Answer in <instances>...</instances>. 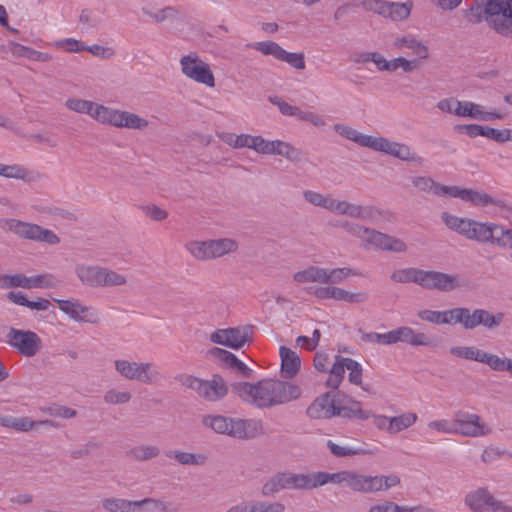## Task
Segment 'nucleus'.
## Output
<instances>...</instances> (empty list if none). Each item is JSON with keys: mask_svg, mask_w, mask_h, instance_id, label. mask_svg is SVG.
<instances>
[{"mask_svg": "<svg viewBox=\"0 0 512 512\" xmlns=\"http://www.w3.org/2000/svg\"><path fill=\"white\" fill-rule=\"evenodd\" d=\"M0 176L12 179H20L24 182H33L36 181L39 177L37 173L17 164H0Z\"/></svg>", "mask_w": 512, "mask_h": 512, "instance_id": "22", "label": "nucleus"}, {"mask_svg": "<svg viewBox=\"0 0 512 512\" xmlns=\"http://www.w3.org/2000/svg\"><path fill=\"white\" fill-rule=\"evenodd\" d=\"M274 151L273 155L283 156L293 163H299L304 159V153L300 149L281 140H276Z\"/></svg>", "mask_w": 512, "mask_h": 512, "instance_id": "30", "label": "nucleus"}, {"mask_svg": "<svg viewBox=\"0 0 512 512\" xmlns=\"http://www.w3.org/2000/svg\"><path fill=\"white\" fill-rule=\"evenodd\" d=\"M59 309L77 322L96 324L99 321L98 314L90 307L82 305L78 300L54 299Z\"/></svg>", "mask_w": 512, "mask_h": 512, "instance_id": "15", "label": "nucleus"}, {"mask_svg": "<svg viewBox=\"0 0 512 512\" xmlns=\"http://www.w3.org/2000/svg\"><path fill=\"white\" fill-rule=\"evenodd\" d=\"M326 270L318 266H309L305 270L296 272L293 279L298 283L319 282L325 284Z\"/></svg>", "mask_w": 512, "mask_h": 512, "instance_id": "27", "label": "nucleus"}, {"mask_svg": "<svg viewBox=\"0 0 512 512\" xmlns=\"http://www.w3.org/2000/svg\"><path fill=\"white\" fill-rule=\"evenodd\" d=\"M397 144L398 142L390 141L385 137H373L369 135L366 147L394 157L393 148H396Z\"/></svg>", "mask_w": 512, "mask_h": 512, "instance_id": "39", "label": "nucleus"}, {"mask_svg": "<svg viewBox=\"0 0 512 512\" xmlns=\"http://www.w3.org/2000/svg\"><path fill=\"white\" fill-rule=\"evenodd\" d=\"M208 355L212 358L218 359L229 369H231L234 366V362L238 360V358L233 353L218 347L211 348L208 351Z\"/></svg>", "mask_w": 512, "mask_h": 512, "instance_id": "58", "label": "nucleus"}, {"mask_svg": "<svg viewBox=\"0 0 512 512\" xmlns=\"http://www.w3.org/2000/svg\"><path fill=\"white\" fill-rule=\"evenodd\" d=\"M182 73L208 87L215 86V77L208 63L204 62L196 53L182 56L180 59Z\"/></svg>", "mask_w": 512, "mask_h": 512, "instance_id": "8", "label": "nucleus"}, {"mask_svg": "<svg viewBox=\"0 0 512 512\" xmlns=\"http://www.w3.org/2000/svg\"><path fill=\"white\" fill-rule=\"evenodd\" d=\"M285 506L280 502L251 501V512H284Z\"/></svg>", "mask_w": 512, "mask_h": 512, "instance_id": "62", "label": "nucleus"}, {"mask_svg": "<svg viewBox=\"0 0 512 512\" xmlns=\"http://www.w3.org/2000/svg\"><path fill=\"white\" fill-rule=\"evenodd\" d=\"M397 144L398 142L390 141L385 137H373L369 135L366 147L394 157L393 148H396Z\"/></svg>", "mask_w": 512, "mask_h": 512, "instance_id": "40", "label": "nucleus"}, {"mask_svg": "<svg viewBox=\"0 0 512 512\" xmlns=\"http://www.w3.org/2000/svg\"><path fill=\"white\" fill-rule=\"evenodd\" d=\"M269 101L278 107L279 111L285 116H295L299 117L300 109L297 106H292L286 101L282 100L278 96L269 97Z\"/></svg>", "mask_w": 512, "mask_h": 512, "instance_id": "63", "label": "nucleus"}, {"mask_svg": "<svg viewBox=\"0 0 512 512\" xmlns=\"http://www.w3.org/2000/svg\"><path fill=\"white\" fill-rule=\"evenodd\" d=\"M202 424L217 434L227 435L239 440L253 439L263 433L262 422L255 419L209 414L202 417Z\"/></svg>", "mask_w": 512, "mask_h": 512, "instance_id": "3", "label": "nucleus"}, {"mask_svg": "<svg viewBox=\"0 0 512 512\" xmlns=\"http://www.w3.org/2000/svg\"><path fill=\"white\" fill-rule=\"evenodd\" d=\"M349 470H343L336 473L318 471L311 473L313 489L323 486L327 483L341 484L347 483Z\"/></svg>", "mask_w": 512, "mask_h": 512, "instance_id": "23", "label": "nucleus"}, {"mask_svg": "<svg viewBox=\"0 0 512 512\" xmlns=\"http://www.w3.org/2000/svg\"><path fill=\"white\" fill-rule=\"evenodd\" d=\"M483 137L494 140L497 143H504L507 141H512V130L511 129H502L498 130L489 126H484L483 128Z\"/></svg>", "mask_w": 512, "mask_h": 512, "instance_id": "55", "label": "nucleus"}, {"mask_svg": "<svg viewBox=\"0 0 512 512\" xmlns=\"http://www.w3.org/2000/svg\"><path fill=\"white\" fill-rule=\"evenodd\" d=\"M359 333H361V340L369 343H378L383 345H391L392 342V331L387 333H376V332H364L362 329H359Z\"/></svg>", "mask_w": 512, "mask_h": 512, "instance_id": "57", "label": "nucleus"}, {"mask_svg": "<svg viewBox=\"0 0 512 512\" xmlns=\"http://www.w3.org/2000/svg\"><path fill=\"white\" fill-rule=\"evenodd\" d=\"M282 489H301L312 490V475L294 474V473H277Z\"/></svg>", "mask_w": 512, "mask_h": 512, "instance_id": "19", "label": "nucleus"}, {"mask_svg": "<svg viewBox=\"0 0 512 512\" xmlns=\"http://www.w3.org/2000/svg\"><path fill=\"white\" fill-rule=\"evenodd\" d=\"M393 45L396 48L407 47L411 49L413 53L420 59H427L429 56L428 47L425 46L422 42L418 41L412 35L396 38L393 42Z\"/></svg>", "mask_w": 512, "mask_h": 512, "instance_id": "25", "label": "nucleus"}, {"mask_svg": "<svg viewBox=\"0 0 512 512\" xmlns=\"http://www.w3.org/2000/svg\"><path fill=\"white\" fill-rule=\"evenodd\" d=\"M350 275H358V273L351 268H335L331 270H326V280L325 284H339L342 283L348 276Z\"/></svg>", "mask_w": 512, "mask_h": 512, "instance_id": "51", "label": "nucleus"}, {"mask_svg": "<svg viewBox=\"0 0 512 512\" xmlns=\"http://www.w3.org/2000/svg\"><path fill=\"white\" fill-rule=\"evenodd\" d=\"M327 447L329 448L330 452L336 457L364 455L367 453V451L362 447L340 446L334 443L332 440L327 441Z\"/></svg>", "mask_w": 512, "mask_h": 512, "instance_id": "45", "label": "nucleus"}, {"mask_svg": "<svg viewBox=\"0 0 512 512\" xmlns=\"http://www.w3.org/2000/svg\"><path fill=\"white\" fill-rule=\"evenodd\" d=\"M103 268L100 266L77 265L75 272L79 280L87 286L100 287L102 281Z\"/></svg>", "mask_w": 512, "mask_h": 512, "instance_id": "20", "label": "nucleus"}, {"mask_svg": "<svg viewBox=\"0 0 512 512\" xmlns=\"http://www.w3.org/2000/svg\"><path fill=\"white\" fill-rule=\"evenodd\" d=\"M252 326L247 325L243 327L226 328L228 340L230 345L227 347L231 349H241L247 342L250 341L249 334Z\"/></svg>", "mask_w": 512, "mask_h": 512, "instance_id": "26", "label": "nucleus"}, {"mask_svg": "<svg viewBox=\"0 0 512 512\" xmlns=\"http://www.w3.org/2000/svg\"><path fill=\"white\" fill-rule=\"evenodd\" d=\"M394 157L402 161L415 162L422 164L423 158L416 153L412 152L410 147L403 143L397 144V151L394 153Z\"/></svg>", "mask_w": 512, "mask_h": 512, "instance_id": "60", "label": "nucleus"}, {"mask_svg": "<svg viewBox=\"0 0 512 512\" xmlns=\"http://www.w3.org/2000/svg\"><path fill=\"white\" fill-rule=\"evenodd\" d=\"M334 129L342 137L351 140L362 147H366L369 135L362 134L352 127L344 124H335Z\"/></svg>", "mask_w": 512, "mask_h": 512, "instance_id": "42", "label": "nucleus"}, {"mask_svg": "<svg viewBox=\"0 0 512 512\" xmlns=\"http://www.w3.org/2000/svg\"><path fill=\"white\" fill-rule=\"evenodd\" d=\"M397 144L398 142L390 141L385 137H373L369 135L366 147L394 157L393 148H396Z\"/></svg>", "mask_w": 512, "mask_h": 512, "instance_id": "38", "label": "nucleus"}, {"mask_svg": "<svg viewBox=\"0 0 512 512\" xmlns=\"http://www.w3.org/2000/svg\"><path fill=\"white\" fill-rule=\"evenodd\" d=\"M127 456L136 461H147L160 454L159 448L151 445H140L129 449Z\"/></svg>", "mask_w": 512, "mask_h": 512, "instance_id": "34", "label": "nucleus"}, {"mask_svg": "<svg viewBox=\"0 0 512 512\" xmlns=\"http://www.w3.org/2000/svg\"><path fill=\"white\" fill-rule=\"evenodd\" d=\"M424 270L419 268H406L392 273L391 279L395 282H413L422 287Z\"/></svg>", "mask_w": 512, "mask_h": 512, "instance_id": "31", "label": "nucleus"}, {"mask_svg": "<svg viewBox=\"0 0 512 512\" xmlns=\"http://www.w3.org/2000/svg\"><path fill=\"white\" fill-rule=\"evenodd\" d=\"M228 393L222 376L215 374L210 380H201L198 396L205 401L217 402L223 399Z\"/></svg>", "mask_w": 512, "mask_h": 512, "instance_id": "16", "label": "nucleus"}, {"mask_svg": "<svg viewBox=\"0 0 512 512\" xmlns=\"http://www.w3.org/2000/svg\"><path fill=\"white\" fill-rule=\"evenodd\" d=\"M279 353L281 357L282 376L286 379L293 378L300 369V357L297 355L296 352L287 348L286 346H281L279 349Z\"/></svg>", "mask_w": 512, "mask_h": 512, "instance_id": "18", "label": "nucleus"}, {"mask_svg": "<svg viewBox=\"0 0 512 512\" xmlns=\"http://www.w3.org/2000/svg\"><path fill=\"white\" fill-rule=\"evenodd\" d=\"M341 361L345 362L346 369L349 372V382L354 385L362 384V366L359 362L352 358L341 359Z\"/></svg>", "mask_w": 512, "mask_h": 512, "instance_id": "56", "label": "nucleus"}, {"mask_svg": "<svg viewBox=\"0 0 512 512\" xmlns=\"http://www.w3.org/2000/svg\"><path fill=\"white\" fill-rule=\"evenodd\" d=\"M463 286V282L456 274H447L434 270H424L422 287L427 290L451 292Z\"/></svg>", "mask_w": 512, "mask_h": 512, "instance_id": "12", "label": "nucleus"}, {"mask_svg": "<svg viewBox=\"0 0 512 512\" xmlns=\"http://www.w3.org/2000/svg\"><path fill=\"white\" fill-rule=\"evenodd\" d=\"M363 243L365 248L374 247L376 249L396 253L405 252L407 250V245L404 241L370 228H368L366 232Z\"/></svg>", "mask_w": 512, "mask_h": 512, "instance_id": "14", "label": "nucleus"}, {"mask_svg": "<svg viewBox=\"0 0 512 512\" xmlns=\"http://www.w3.org/2000/svg\"><path fill=\"white\" fill-rule=\"evenodd\" d=\"M0 227L13 232L20 238L45 242L51 245L58 244L60 238L51 230L45 229L37 224L24 222L17 219H1Z\"/></svg>", "mask_w": 512, "mask_h": 512, "instance_id": "5", "label": "nucleus"}, {"mask_svg": "<svg viewBox=\"0 0 512 512\" xmlns=\"http://www.w3.org/2000/svg\"><path fill=\"white\" fill-rule=\"evenodd\" d=\"M259 381L256 384L249 382H235L231 385V391L244 402L257 407L256 397L260 394Z\"/></svg>", "mask_w": 512, "mask_h": 512, "instance_id": "21", "label": "nucleus"}, {"mask_svg": "<svg viewBox=\"0 0 512 512\" xmlns=\"http://www.w3.org/2000/svg\"><path fill=\"white\" fill-rule=\"evenodd\" d=\"M149 125L148 120L138 116L137 114L124 111L122 128L143 130Z\"/></svg>", "mask_w": 512, "mask_h": 512, "instance_id": "53", "label": "nucleus"}, {"mask_svg": "<svg viewBox=\"0 0 512 512\" xmlns=\"http://www.w3.org/2000/svg\"><path fill=\"white\" fill-rule=\"evenodd\" d=\"M116 371L128 380H137L144 384H152L160 379V372L149 362L115 361Z\"/></svg>", "mask_w": 512, "mask_h": 512, "instance_id": "7", "label": "nucleus"}, {"mask_svg": "<svg viewBox=\"0 0 512 512\" xmlns=\"http://www.w3.org/2000/svg\"><path fill=\"white\" fill-rule=\"evenodd\" d=\"M60 281L51 274H41L28 277L29 289L32 288H55Z\"/></svg>", "mask_w": 512, "mask_h": 512, "instance_id": "47", "label": "nucleus"}, {"mask_svg": "<svg viewBox=\"0 0 512 512\" xmlns=\"http://www.w3.org/2000/svg\"><path fill=\"white\" fill-rule=\"evenodd\" d=\"M464 17L472 24L485 21L497 34L512 38V0H474Z\"/></svg>", "mask_w": 512, "mask_h": 512, "instance_id": "1", "label": "nucleus"}, {"mask_svg": "<svg viewBox=\"0 0 512 512\" xmlns=\"http://www.w3.org/2000/svg\"><path fill=\"white\" fill-rule=\"evenodd\" d=\"M142 13L150 17L152 20H154V22L162 23L166 20H173L177 18L179 10L175 7L167 6L163 9L153 12L150 9L143 7Z\"/></svg>", "mask_w": 512, "mask_h": 512, "instance_id": "43", "label": "nucleus"}, {"mask_svg": "<svg viewBox=\"0 0 512 512\" xmlns=\"http://www.w3.org/2000/svg\"><path fill=\"white\" fill-rule=\"evenodd\" d=\"M412 184L414 187H416L418 190L423 192L431 191L434 195H436V192H438V187H440V184L435 182L430 177L425 176H417L412 179Z\"/></svg>", "mask_w": 512, "mask_h": 512, "instance_id": "61", "label": "nucleus"}, {"mask_svg": "<svg viewBox=\"0 0 512 512\" xmlns=\"http://www.w3.org/2000/svg\"><path fill=\"white\" fill-rule=\"evenodd\" d=\"M186 249L189 253L199 261L210 260V241H190L186 244Z\"/></svg>", "mask_w": 512, "mask_h": 512, "instance_id": "37", "label": "nucleus"}, {"mask_svg": "<svg viewBox=\"0 0 512 512\" xmlns=\"http://www.w3.org/2000/svg\"><path fill=\"white\" fill-rule=\"evenodd\" d=\"M21 287L29 289L28 277L23 274L1 275L0 288H16Z\"/></svg>", "mask_w": 512, "mask_h": 512, "instance_id": "49", "label": "nucleus"}, {"mask_svg": "<svg viewBox=\"0 0 512 512\" xmlns=\"http://www.w3.org/2000/svg\"><path fill=\"white\" fill-rule=\"evenodd\" d=\"M363 243L365 248L374 247L376 249L396 253L405 252L407 250V245L404 241L370 228H368L366 232Z\"/></svg>", "mask_w": 512, "mask_h": 512, "instance_id": "13", "label": "nucleus"}, {"mask_svg": "<svg viewBox=\"0 0 512 512\" xmlns=\"http://www.w3.org/2000/svg\"><path fill=\"white\" fill-rule=\"evenodd\" d=\"M347 215L361 220H369L379 215V211L372 206L363 207L349 203Z\"/></svg>", "mask_w": 512, "mask_h": 512, "instance_id": "46", "label": "nucleus"}, {"mask_svg": "<svg viewBox=\"0 0 512 512\" xmlns=\"http://www.w3.org/2000/svg\"><path fill=\"white\" fill-rule=\"evenodd\" d=\"M258 388L260 389V394L256 397L258 408L289 403L298 399L302 393L298 385L281 380H261Z\"/></svg>", "mask_w": 512, "mask_h": 512, "instance_id": "4", "label": "nucleus"}, {"mask_svg": "<svg viewBox=\"0 0 512 512\" xmlns=\"http://www.w3.org/2000/svg\"><path fill=\"white\" fill-rule=\"evenodd\" d=\"M412 6L410 1L405 3L386 1L384 17L393 21L404 20L410 15Z\"/></svg>", "mask_w": 512, "mask_h": 512, "instance_id": "28", "label": "nucleus"}, {"mask_svg": "<svg viewBox=\"0 0 512 512\" xmlns=\"http://www.w3.org/2000/svg\"><path fill=\"white\" fill-rule=\"evenodd\" d=\"M465 504L474 512H512V506L495 499L486 488H478L468 493Z\"/></svg>", "mask_w": 512, "mask_h": 512, "instance_id": "9", "label": "nucleus"}, {"mask_svg": "<svg viewBox=\"0 0 512 512\" xmlns=\"http://www.w3.org/2000/svg\"><path fill=\"white\" fill-rule=\"evenodd\" d=\"M454 432L467 437H481L489 435L492 430L477 414L458 410L454 413Z\"/></svg>", "mask_w": 512, "mask_h": 512, "instance_id": "10", "label": "nucleus"}, {"mask_svg": "<svg viewBox=\"0 0 512 512\" xmlns=\"http://www.w3.org/2000/svg\"><path fill=\"white\" fill-rule=\"evenodd\" d=\"M488 228L489 223L475 221V225H471L466 238L480 243H488V236L492 235L490 232L488 233Z\"/></svg>", "mask_w": 512, "mask_h": 512, "instance_id": "48", "label": "nucleus"}, {"mask_svg": "<svg viewBox=\"0 0 512 512\" xmlns=\"http://www.w3.org/2000/svg\"><path fill=\"white\" fill-rule=\"evenodd\" d=\"M276 140L269 141L262 136H251L250 149L261 154L273 155L275 153Z\"/></svg>", "mask_w": 512, "mask_h": 512, "instance_id": "52", "label": "nucleus"}, {"mask_svg": "<svg viewBox=\"0 0 512 512\" xmlns=\"http://www.w3.org/2000/svg\"><path fill=\"white\" fill-rule=\"evenodd\" d=\"M6 343L24 357H34L42 348V340L31 330L11 327L6 335Z\"/></svg>", "mask_w": 512, "mask_h": 512, "instance_id": "6", "label": "nucleus"}, {"mask_svg": "<svg viewBox=\"0 0 512 512\" xmlns=\"http://www.w3.org/2000/svg\"><path fill=\"white\" fill-rule=\"evenodd\" d=\"M132 398V395L128 391H117L115 389H110L104 394V402L107 404H125L128 403Z\"/></svg>", "mask_w": 512, "mask_h": 512, "instance_id": "59", "label": "nucleus"}, {"mask_svg": "<svg viewBox=\"0 0 512 512\" xmlns=\"http://www.w3.org/2000/svg\"><path fill=\"white\" fill-rule=\"evenodd\" d=\"M210 241L211 258H219L226 254L237 251L238 243L231 238H220Z\"/></svg>", "mask_w": 512, "mask_h": 512, "instance_id": "29", "label": "nucleus"}, {"mask_svg": "<svg viewBox=\"0 0 512 512\" xmlns=\"http://www.w3.org/2000/svg\"><path fill=\"white\" fill-rule=\"evenodd\" d=\"M39 426L57 427V424L52 420L33 421L29 417H14L12 429L27 432Z\"/></svg>", "mask_w": 512, "mask_h": 512, "instance_id": "35", "label": "nucleus"}, {"mask_svg": "<svg viewBox=\"0 0 512 512\" xmlns=\"http://www.w3.org/2000/svg\"><path fill=\"white\" fill-rule=\"evenodd\" d=\"M102 506L108 512H128L126 499L114 497L105 498L102 500Z\"/></svg>", "mask_w": 512, "mask_h": 512, "instance_id": "64", "label": "nucleus"}, {"mask_svg": "<svg viewBox=\"0 0 512 512\" xmlns=\"http://www.w3.org/2000/svg\"><path fill=\"white\" fill-rule=\"evenodd\" d=\"M482 106L471 101H456L454 115L480 120Z\"/></svg>", "mask_w": 512, "mask_h": 512, "instance_id": "33", "label": "nucleus"}, {"mask_svg": "<svg viewBox=\"0 0 512 512\" xmlns=\"http://www.w3.org/2000/svg\"><path fill=\"white\" fill-rule=\"evenodd\" d=\"M306 415L311 419H330L338 416L367 420L370 418L371 412L362 410L359 401L337 391L326 392L317 397L308 406Z\"/></svg>", "mask_w": 512, "mask_h": 512, "instance_id": "2", "label": "nucleus"}, {"mask_svg": "<svg viewBox=\"0 0 512 512\" xmlns=\"http://www.w3.org/2000/svg\"><path fill=\"white\" fill-rule=\"evenodd\" d=\"M450 353L459 358L481 363L484 351L474 346H455L450 349Z\"/></svg>", "mask_w": 512, "mask_h": 512, "instance_id": "44", "label": "nucleus"}, {"mask_svg": "<svg viewBox=\"0 0 512 512\" xmlns=\"http://www.w3.org/2000/svg\"><path fill=\"white\" fill-rule=\"evenodd\" d=\"M247 47H251L264 55H271L277 60L288 63L291 67L303 70L305 69V57L303 53L287 52L278 43L273 41H262L250 43Z\"/></svg>", "mask_w": 512, "mask_h": 512, "instance_id": "11", "label": "nucleus"}, {"mask_svg": "<svg viewBox=\"0 0 512 512\" xmlns=\"http://www.w3.org/2000/svg\"><path fill=\"white\" fill-rule=\"evenodd\" d=\"M66 107L78 113H84L92 116L95 103L88 100L69 98L65 103Z\"/></svg>", "mask_w": 512, "mask_h": 512, "instance_id": "54", "label": "nucleus"}, {"mask_svg": "<svg viewBox=\"0 0 512 512\" xmlns=\"http://www.w3.org/2000/svg\"><path fill=\"white\" fill-rule=\"evenodd\" d=\"M473 318L474 329L479 325H482L487 329H494L503 322L504 314L501 312L491 314L485 309H475Z\"/></svg>", "mask_w": 512, "mask_h": 512, "instance_id": "24", "label": "nucleus"}, {"mask_svg": "<svg viewBox=\"0 0 512 512\" xmlns=\"http://www.w3.org/2000/svg\"><path fill=\"white\" fill-rule=\"evenodd\" d=\"M127 279L124 275L117 273L109 268H103L102 281L100 287H116L125 285Z\"/></svg>", "mask_w": 512, "mask_h": 512, "instance_id": "50", "label": "nucleus"}, {"mask_svg": "<svg viewBox=\"0 0 512 512\" xmlns=\"http://www.w3.org/2000/svg\"><path fill=\"white\" fill-rule=\"evenodd\" d=\"M346 486L359 493H375L380 491V479L349 470Z\"/></svg>", "mask_w": 512, "mask_h": 512, "instance_id": "17", "label": "nucleus"}, {"mask_svg": "<svg viewBox=\"0 0 512 512\" xmlns=\"http://www.w3.org/2000/svg\"><path fill=\"white\" fill-rule=\"evenodd\" d=\"M466 202H470L476 206H488L489 204H494L500 207H505V203L502 200H495L489 194L478 192L472 189H468L466 193Z\"/></svg>", "mask_w": 512, "mask_h": 512, "instance_id": "36", "label": "nucleus"}, {"mask_svg": "<svg viewBox=\"0 0 512 512\" xmlns=\"http://www.w3.org/2000/svg\"><path fill=\"white\" fill-rule=\"evenodd\" d=\"M417 415L414 413L402 414L400 416L392 417L389 420L387 430L390 433H398L415 423Z\"/></svg>", "mask_w": 512, "mask_h": 512, "instance_id": "41", "label": "nucleus"}, {"mask_svg": "<svg viewBox=\"0 0 512 512\" xmlns=\"http://www.w3.org/2000/svg\"><path fill=\"white\" fill-rule=\"evenodd\" d=\"M168 458L175 459L182 465H203L206 462V456L203 454H194L179 450H170L166 452Z\"/></svg>", "mask_w": 512, "mask_h": 512, "instance_id": "32", "label": "nucleus"}]
</instances>
